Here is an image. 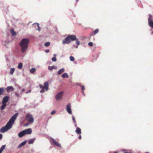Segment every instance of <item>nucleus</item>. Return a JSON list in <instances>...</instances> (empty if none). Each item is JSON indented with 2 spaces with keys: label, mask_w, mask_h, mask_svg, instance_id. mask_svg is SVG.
Returning <instances> with one entry per match:
<instances>
[{
  "label": "nucleus",
  "mask_w": 153,
  "mask_h": 153,
  "mask_svg": "<svg viewBox=\"0 0 153 153\" xmlns=\"http://www.w3.org/2000/svg\"><path fill=\"white\" fill-rule=\"evenodd\" d=\"M68 75L66 73H65L63 74L62 76L63 78H68Z\"/></svg>",
  "instance_id": "aec40b11"
},
{
  "label": "nucleus",
  "mask_w": 153,
  "mask_h": 153,
  "mask_svg": "<svg viewBox=\"0 0 153 153\" xmlns=\"http://www.w3.org/2000/svg\"><path fill=\"white\" fill-rule=\"evenodd\" d=\"M68 37L69 39L71 42L72 41H73L75 40L76 41V44L79 45L80 44V41L78 40V39L74 35H68Z\"/></svg>",
  "instance_id": "20e7f679"
},
{
  "label": "nucleus",
  "mask_w": 153,
  "mask_h": 153,
  "mask_svg": "<svg viewBox=\"0 0 153 153\" xmlns=\"http://www.w3.org/2000/svg\"><path fill=\"white\" fill-rule=\"evenodd\" d=\"M99 31V30L98 29H95L94 31V34H96L97 33H98Z\"/></svg>",
  "instance_id": "473e14b6"
},
{
  "label": "nucleus",
  "mask_w": 153,
  "mask_h": 153,
  "mask_svg": "<svg viewBox=\"0 0 153 153\" xmlns=\"http://www.w3.org/2000/svg\"><path fill=\"white\" fill-rule=\"evenodd\" d=\"M72 120H73V121L74 123H75V122H76V121L75 120V117H74V116L73 115L72 116Z\"/></svg>",
  "instance_id": "2f4dec72"
},
{
  "label": "nucleus",
  "mask_w": 153,
  "mask_h": 153,
  "mask_svg": "<svg viewBox=\"0 0 153 153\" xmlns=\"http://www.w3.org/2000/svg\"><path fill=\"white\" fill-rule=\"evenodd\" d=\"M2 105L0 107V109L1 110H3L7 106L6 104L2 103Z\"/></svg>",
  "instance_id": "5701e85b"
},
{
  "label": "nucleus",
  "mask_w": 153,
  "mask_h": 153,
  "mask_svg": "<svg viewBox=\"0 0 153 153\" xmlns=\"http://www.w3.org/2000/svg\"><path fill=\"white\" fill-rule=\"evenodd\" d=\"M35 140H36L35 138H34L33 139H30L28 141V143L29 144H33Z\"/></svg>",
  "instance_id": "6ab92c4d"
},
{
  "label": "nucleus",
  "mask_w": 153,
  "mask_h": 153,
  "mask_svg": "<svg viewBox=\"0 0 153 153\" xmlns=\"http://www.w3.org/2000/svg\"><path fill=\"white\" fill-rule=\"evenodd\" d=\"M50 42H47L44 44L45 46L48 47L50 45Z\"/></svg>",
  "instance_id": "c85d7f7f"
},
{
  "label": "nucleus",
  "mask_w": 153,
  "mask_h": 153,
  "mask_svg": "<svg viewBox=\"0 0 153 153\" xmlns=\"http://www.w3.org/2000/svg\"><path fill=\"white\" fill-rule=\"evenodd\" d=\"M6 145H3L1 146V148L0 149V150L2 152V151L4 149Z\"/></svg>",
  "instance_id": "cd10ccee"
},
{
  "label": "nucleus",
  "mask_w": 153,
  "mask_h": 153,
  "mask_svg": "<svg viewBox=\"0 0 153 153\" xmlns=\"http://www.w3.org/2000/svg\"><path fill=\"white\" fill-rule=\"evenodd\" d=\"M15 85H16V86L17 85V86L19 88H21V86H19V85H17L16 84H15Z\"/></svg>",
  "instance_id": "a19ab883"
},
{
  "label": "nucleus",
  "mask_w": 153,
  "mask_h": 153,
  "mask_svg": "<svg viewBox=\"0 0 153 153\" xmlns=\"http://www.w3.org/2000/svg\"><path fill=\"white\" fill-rule=\"evenodd\" d=\"M114 153H116L115 152H114Z\"/></svg>",
  "instance_id": "4d7b16f0"
},
{
  "label": "nucleus",
  "mask_w": 153,
  "mask_h": 153,
  "mask_svg": "<svg viewBox=\"0 0 153 153\" xmlns=\"http://www.w3.org/2000/svg\"><path fill=\"white\" fill-rule=\"evenodd\" d=\"M25 135V133H24L23 130L20 131L18 134V136L20 138H21L23 136Z\"/></svg>",
  "instance_id": "2eb2a0df"
},
{
  "label": "nucleus",
  "mask_w": 153,
  "mask_h": 153,
  "mask_svg": "<svg viewBox=\"0 0 153 153\" xmlns=\"http://www.w3.org/2000/svg\"><path fill=\"white\" fill-rule=\"evenodd\" d=\"M152 17V16L151 15H150L148 18V22L149 26L152 28H153V21L151 20V19Z\"/></svg>",
  "instance_id": "1a4fd4ad"
},
{
  "label": "nucleus",
  "mask_w": 153,
  "mask_h": 153,
  "mask_svg": "<svg viewBox=\"0 0 153 153\" xmlns=\"http://www.w3.org/2000/svg\"><path fill=\"white\" fill-rule=\"evenodd\" d=\"M82 95L83 96H85V94L84 93V92L83 91L82 92Z\"/></svg>",
  "instance_id": "79ce46f5"
},
{
  "label": "nucleus",
  "mask_w": 153,
  "mask_h": 153,
  "mask_svg": "<svg viewBox=\"0 0 153 153\" xmlns=\"http://www.w3.org/2000/svg\"><path fill=\"white\" fill-rule=\"evenodd\" d=\"M29 42V39L25 38H23L21 41L19 45L22 53H24L27 50Z\"/></svg>",
  "instance_id": "f03ea898"
},
{
  "label": "nucleus",
  "mask_w": 153,
  "mask_h": 153,
  "mask_svg": "<svg viewBox=\"0 0 153 153\" xmlns=\"http://www.w3.org/2000/svg\"><path fill=\"white\" fill-rule=\"evenodd\" d=\"M4 91V88L3 87L0 88V97L1 95L3 94Z\"/></svg>",
  "instance_id": "b1692460"
},
{
  "label": "nucleus",
  "mask_w": 153,
  "mask_h": 153,
  "mask_svg": "<svg viewBox=\"0 0 153 153\" xmlns=\"http://www.w3.org/2000/svg\"><path fill=\"white\" fill-rule=\"evenodd\" d=\"M25 89H23L22 90V92H24L25 91Z\"/></svg>",
  "instance_id": "de8ad7c7"
},
{
  "label": "nucleus",
  "mask_w": 153,
  "mask_h": 153,
  "mask_svg": "<svg viewBox=\"0 0 153 153\" xmlns=\"http://www.w3.org/2000/svg\"><path fill=\"white\" fill-rule=\"evenodd\" d=\"M71 43V41L69 40V37L68 36L66 38L64 39L62 42L63 44H69Z\"/></svg>",
  "instance_id": "6e6552de"
},
{
  "label": "nucleus",
  "mask_w": 153,
  "mask_h": 153,
  "mask_svg": "<svg viewBox=\"0 0 153 153\" xmlns=\"http://www.w3.org/2000/svg\"><path fill=\"white\" fill-rule=\"evenodd\" d=\"M18 115V113H17L12 116L6 125L0 129V132L4 133L10 129L12 127V125L14 123Z\"/></svg>",
  "instance_id": "f257e3e1"
},
{
  "label": "nucleus",
  "mask_w": 153,
  "mask_h": 153,
  "mask_svg": "<svg viewBox=\"0 0 153 153\" xmlns=\"http://www.w3.org/2000/svg\"><path fill=\"white\" fill-rule=\"evenodd\" d=\"M63 94V91H60L55 96V99L57 101H59L62 97Z\"/></svg>",
  "instance_id": "39448f33"
},
{
  "label": "nucleus",
  "mask_w": 153,
  "mask_h": 153,
  "mask_svg": "<svg viewBox=\"0 0 153 153\" xmlns=\"http://www.w3.org/2000/svg\"><path fill=\"white\" fill-rule=\"evenodd\" d=\"M15 70V69L14 68H11L10 71V74L11 75L13 74Z\"/></svg>",
  "instance_id": "bb28decb"
},
{
  "label": "nucleus",
  "mask_w": 153,
  "mask_h": 153,
  "mask_svg": "<svg viewBox=\"0 0 153 153\" xmlns=\"http://www.w3.org/2000/svg\"><path fill=\"white\" fill-rule=\"evenodd\" d=\"M70 59L71 61L73 62L74 61V58L73 56H71L70 57Z\"/></svg>",
  "instance_id": "c756f323"
},
{
  "label": "nucleus",
  "mask_w": 153,
  "mask_h": 153,
  "mask_svg": "<svg viewBox=\"0 0 153 153\" xmlns=\"http://www.w3.org/2000/svg\"><path fill=\"white\" fill-rule=\"evenodd\" d=\"M7 42H8V41H5V42L6 43H7Z\"/></svg>",
  "instance_id": "8fccbe9b"
},
{
  "label": "nucleus",
  "mask_w": 153,
  "mask_h": 153,
  "mask_svg": "<svg viewBox=\"0 0 153 153\" xmlns=\"http://www.w3.org/2000/svg\"><path fill=\"white\" fill-rule=\"evenodd\" d=\"M22 64L20 62L19 63L18 66V68L19 69H21L22 67Z\"/></svg>",
  "instance_id": "a878e982"
},
{
  "label": "nucleus",
  "mask_w": 153,
  "mask_h": 153,
  "mask_svg": "<svg viewBox=\"0 0 153 153\" xmlns=\"http://www.w3.org/2000/svg\"><path fill=\"white\" fill-rule=\"evenodd\" d=\"M36 69L34 68H32L30 70V73L33 74L36 71Z\"/></svg>",
  "instance_id": "393cba45"
},
{
  "label": "nucleus",
  "mask_w": 153,
  "mask_h": 153,
  "mask_svg": "<svg viewBox=\"0 0 153 153\" xmlns=\"http://www.w3.org/2000/svg\"><path fill=\"white\" fill-rule=\"evenodd\" d=\"M81 89L82 91H83L85 90V86H81Z\"/></svg>",
  "instance_id": "e433bc0d"
},
{
  "label": "nucleus",
  "mask_w": 153,
  "mask_h": 153,
  "mask_svg": "<svg viewBox=\"0 0 153 153\" xmlns=\"http://www.w3.org/2000/svg\"><path fill=\"white\" fill-rule=\"evenodd\" d=\"M49 84L48 82H45L44 83V86H43L42 85L39 84V87L42 88V90H40V92L41 93H43L45 92V91H47L48 90Z\"/></svg>",
  "instance_id": "7ed1b4c3"
},
{
  "label": "nucleus",
  "mask_w": 153,
  "mask_h": 153,
  "mask_svg": "<svg viewBox=\"0 0 153 153\" xmlns=\"http://www.w3.org/2000/svg\"><path fill=\"white\" fill-rule=\"evenodd\" d=\"M74 123V126H75V127H77V125L76 123V122H75V123Z\"/></svg>",
  "instance_id": "37998d69"
},
{
  "label": "nucleus",
  "mask_w": 153,
  "mask_h": 153,
  "mask_svg": "<svg viewBox=\"0 0 153 153\" xmlns=\"http://www.w3.org/2000/svg\"><path fill=\"white\" fill-rule=\"evenodd\" d=\"M8 60V58H7V59L6 60Z\"/></svg>",
  "instance_id": "6e6d98bb"
},
{
  "label": "nucleus",
  "mask_w": 153,
  "mask_h": 153,
  "mask_svg": "<svg viewBox=\"0 0 153 153\" xmlns=\"http://www.w3.org/2000/svg\"><path fill=\"white\" fill-rule=\"evenodd\" d=\"M51 60L53 62H55L56 61V57H53L52 58Z\"/></svg>",
  "instance_id": "72a5a7b5"
},
{
  "label": "nucleus",
  "mask_w": 153,
  "mask_h": 153,
  "mask_svg": "<svg viewBox=\"0 0 153 153\" xmlns=\"http://www.w3.org/2000/svg\"><path fill=\"white\" fill-rule=\"evenodd\" d=\"M153 29V28H152Z\"/></svg>",
  "instance_id": "13d9d810"
},
{
  "label": "nucleus",
  "mask_w": 153,
  "mask_h": 153,
  "mask_svg": "<svg viewBox=\"0 0 153 153\" xmlns=\"http://www.w3.org/2000/svg\"><path fill=\"white\" fill-rule=\"evenodd\" d=\"M76 84L77 85H79V86H82V85H80V84L79 83H76Z\"/></svg>",
  "instance_id": "c03bdc74"
},
{
  "label": "nucleus",
  "mask_w": 153,
  "mask_h": 153,
  "mask_svg": "<svg viewBox=\"0 0 153 153\" xmlns=\"http://www.w3.org/2000/svg\"><path fill=\"white\" fill-rule=\"evenodd\" d=\"M79 0H76V1L77 2Z\"/></svg>",
  "instance_id": "5fc2aeb1"
},
{
  "label": "nucleus",
  "mask_w": 153,
  "mask_h": 153,
  "mask_svg": "<svg viewBox=\"0 0 153 153\" xmlns=\"http://www.w3.org/2000/svg\"><path fill=\"white\" fill-rule=\"evenodd\" d=\"M27 119H28V121L30 123H33V119L32 115L27 114L26 115Z\"/></svg>",
  "instance_id": "0eeeda50"
},
{
  "label": "nucleus",
  "mask_w": 153,
  "mask_h": 153,
  "mask_svg": "<svg viewBox=\"0 0 153 153\" xmlns=\"http://www.w3.org/2000/svg\"><path fill=\"white\" fill-rule=\"evenodd\" d=\"M88 45L90 46H92L93 45V43L91 42H90L88 43Z\"/></svg>",
  "instance_id": "f704fd0d"
},
{
  "label": "nucleus",
  "mask_w": 153,
  "mask_h": 153,
  "mask_svg": "<svg viewBox=\"0 0 153 153\" xmlns=\"http://www.w3.org/2000/svg\"><path fill=\"white\" fill-rule=\"evenodd\" d=\"M2 134H0V140L2 139Z\"/></svg>",
  "instance_id": "58836bf2"
},
{
  "label": "nucleus",
  "mask_w": 153,
  "mask_h": 153,
  "mask_svg": "<svg viewBox=\"0 0 153 153\" xmlns=\"http://www.w3.org/2000/svg\"><path fill=\"white\" fill-rule=\"evenodd\" d=\"M27 125H28V124H25V126H27Z\"/></svg>",
  "instance_id": "3c124183"
},
{
  "label": "nucleus",
  "mask_w": 153,
  "mask_h": 153,
  "mask_svg": "<svg viewBox=\"0 0 153 153\" xmlns=\"http://www.w3.org/2000/svg\"><path fill=\"white\" fill-rule=\"evenodd\" d=\"M2 152L0 150V153H2Z\"/></svg>",
  "instance_id": "603ef678"
},
{
  "label": "nucleus",
  "mask_w": 153,
  "mask_h": 153,
  "mask_svg": "<svg viewBox=\"0 0 153 153\" xmlns=\"http://www.w3.org/2000/svg\"><path fill=\"white\" fill-rule=\"evenodd\" d=\"M51 142L53 145H55L59 147H61V144L57 142L52 138H51Z\"/></svg>",
  "instance_id": "423d86ee"
},
{
  "label": "nucleus",
  "mask_w": 153,
  "mask_h": 153,
  "mask_svg": "<svg viewBox=\"0 0 153 153\" xmlns=\"http://www.w3.org/2000/svg\"><path fill=\"white\" fill-rule=\"evenodd\" d=\"M57 68L56 66H48V69L51 71H52L53 69H56Z\"/></svg>",
  "instance_id": "f3484780"
},
{
  "label": "nucleus",
  "mask_w": 153,
  "mask_h": 153,
  "mask_svg": "<svg viewBox=\"0 0 153 153\" xmlns=\"http://www.w3.org/2000/svg\"><path fill=\"white\" fill-rule=\"evenodd\" d=\"M71 105L70 104H68L66 107V109L68 113L69 114H72V111L70 107Z\"/></svg>",
  "instance_id": "f8f14e48"
},
{
  "label": "nucleus",
  "mask_w": 153,
  "mask_h": 153,
  "mask_svg": "<svg viewBox=\"0 0 153 153\" xmlns=\"http://www.w3.org/2000/svg\"><path fill=\"white\" fill-rule=\"evenodd\" d=\"M15 94L16 96L17 97H20V94L19 93H18L16 92H15Z\"/></svg>",
  "instance_id": "7c9ffc66"
},
{
  "label": "nucleus",
  "mask_w": 153,
  "mask_h": 153,
  "mask_svg": "<svg viewBox=\"0 0 153 153\" xmlns=\"http://www.w3.org/2000/svg\"><path fill=\"white\" fill-rule=\"evenodd\" d=\"M9 97L8 96H5L3 97L2 101V103L6 104L7 102L9 101Z\"/></svg>",
  "instance_id": "9b49d317"
},
{
  "label": "nucleus",
  "mask_w": 153,
  "mask_h": 153,
  "mask_svg": "<svg viewBox=\"0 0 153 153\" xmlns=\"http://www.w3.org/2000/svg\"><path fill=\"white\" fill-rule=\"evenodd\" d=\"M152 34H153V31H152Z\"/></svg>",
  "instance_id": "864d4df0"
},
{
  "label": "nucleus",
  "mask_w": 153,
  "mask_h": 153,
  "mask_svg": "<svg viewBox=\"0 0 153 153\" xmlns=\"http://www.w3.org/2000/svg\"><path fill=\"white\" fill-rule=\"evenodd\" d=\"M45 52L46 53H48L49 52V49L46 50Z\"/></svg>",
  "instance_id": "ea45409f"
},
{
  "label": "nucleus",
  "mask_w": 153,
  "mask_h": 153,
  "mask_svg": "<svg viewBox=\"0 0 153 153\" xmlns=\"http://www.w3.org/2000/svg\"><path fill=\"white\" fill-rule=\"evenodd\" d=\"M75 132L76 133L78 134H80L81 133V129L79 127L76 128Z\"/></svg>",
  "instance_id": "dca6fc26"
},
{
  "label": "nucleus",
  "mask_w": 153,
  "mask_h": 153,
  "mask_svg": "<svg viewBox=\"0 0 153 153\" xmlns=\"http://www.w3.org/2000/svg\"><path fill=\"white\" fill-rule=\"evenodd\" d=\"M56 113V111L55 110H53L51 112V115H53Z\"/></svg>",
  "instance_id": "c9c22d12"
},
{
  "label": "nucleus",
  "mask_w": 153,
  "mask_h": 153,
  "mask_svg": "<svg viewBox=\"0 0 153 153\" xmlns=\"http://www.w3.org/2000/svg\"><path fill=\"white\" fill-rule=\"evenodd\" d=\"M65 71V69L64 68H62L60 70H59L57 72V74L58 75H60L62 73H63Z\"/></svg>",
  "instance_id": "a211bd4d"
},
{
  "label": "nucleus",
  "mask_w": 153,
  "mask_h": 153,
  "mask_svg": "<svg viewBox=\"0 0 153 153\" xmlns=\"http://www.w3.org/2000/svg\"><path fill=\"white\" fill-rule=\"evenodd\" d=\"M53 56H54V57H56V54H53Z\"/></svg>",
  "instance_id": "49530a36"
},
{
  "label": "nucleus",
  "mask_w": 153,
  "mask_h": 153,
  "mask_svg": "<svg viewBox=\"0 0 153 153\" xmlns=\"http://www.w3.org/2000/svg\"><path fill=\"white\" fill-rule=\"evenodd\" d=\"M13 88L12 86H8L7 88V91H8L9 90L13 91Z\"/></svg>",
  "instance_id": "4be33fe9"
},
{
  "label": "nucleus",
  "mask_w": 153,
  "mask_h": 153,
  "mask_svg": "<svg viewBox=\"0 0 153 153\" xmlns=\"http://www.w3.org/2000/svg\"><path fill=\"white\" fill-rule=\"evenodd\" d=\"M10 33L13 36H15L16 34V32L14 31L13 29H11L10 30Z\"/></svg>",
  "instance_id": "412c9836"
},
{
  "label": "nucleus",
  "mask_w": 153,
  "mask_h": 153,
  "mask_svg": "<svg viewBox=\"0 0 153 153\" xmlns=\"http://www.w3.org/2000/svg\"><path fill=\"white\" fill-rule=\"evenodd\" d=\"M78 45H77V46H75V47H76V48H78Z\"/></svg>",
  "instance_id": "09e8293b"
},
{
  "label": "nucleus",
  "mask_w": 153,
  "mask_h": 153,
  "mask_svg": "<svg viewBox=\"0 0 153 153\" xmlns=\"http://www.w3.org/2000/svg\"><path fill=\"white\" fill-rule=\"evenodd\" d=\"M24 133L25 134H29L31 133L32 130L31 128H29L23 130Z\"/></svg>",
  "instance_id": "9d476101"
},
{
  "label": "nucleus",
  "mask_w": 153,
  "mask_h": 153,
  "mask_svg": "<svg viewBox=\"0 0 153 153\" xmlns=\"http://www.w3.org/2000/svg\"><path fill=\"white\" fill-rule=\"evenodd\" d=\"M33 25H35V27L37 30H38L39 31H40V28L39 26V24L38 23H35L33 24Z\"/></svg>",
  "instance_id": "ddd939ff"
},
{
  "label": "nucleus",
  "mask_w": 153,
  "mask_h": 153,
  "mask_svg": "<svg viewBox=\"0 0 153 153\" xmlns=\"http://www.w3.org/2000/svg\"><path fill=\"white\" fill-rule=\"evenodd\" d=\"M31 91V90H28V91H27L26 92V94H27L30 92Z\"/></svg>",
  "instance_id": "4c0bfd02"
},
{
  "label": "nucleus",
  "mask_w": 153,
  "mask_h": 153,
  "mask_svg": "<svg viewBox=\"0 0 153 153\" xmlns=\"http://www.w3.org/2000/svg\"><path fill=\"white\" fill-rule=\"evenodd\" d=\"M78 138L79 139H81V135H80L79 137H78Z\"/></svg>",
  "instance_id": "a18cd8bd"
},
{
  "label": "nucleus",
  "mask_w": 153,
  "mask_h": 153,
  "mask_svg": "<svg viewBox=\"0 0 153 153\" xmlns=\"http://www.w3.org/2000/svg\"><path fill=\"white\" fill-rule=\"evenodd\" d=\"M27 142V140H25L22 142L18 146V148L19 149L21 148L22 147L24 146L26 143Z\"/></svg>",
  "instance_id": "4468645a"
}]
</instances>
